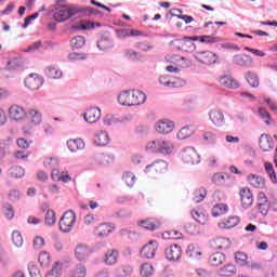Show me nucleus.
I'll return each mask as SVG.
<instances>
[{"label": "nucleus", "mask_w": 277, "mask_h": 277, "mask_svg": "<svg viewBox=\"0 0 277 277\" xmlns=\"http://www.w3.org/2000/svg\"><path fill=\"white\" fill-rule=\"evenodd\" d=\"M114 47H115L114 40L109 37L103 36L97 41V49H100L101 51H104V52L111 51Z\"/></svg>", "instance_id": "25"}, {"label": "nucleus", "mask_w": 277, "mask_h": 277, "mask_svg": "<svg viewBox=\"0 0 277 277\" xmlns=\"http://www.w3.org/2000/svg\"><path fill=\"white\" fill-rule=\"evenodd\" d=\"M71 49H83L85 47V38L83 36H76L70 40Z\"/></svg>", "instance_id": "41"}, {"label": "nucleus", "mask_w": 277, "mask_h": 277, "mask_svg": "<svg viewBox=\"0 0 277 277\" xmlns=\"http://www.w3.org/2000/svg\"><path fill=\"white\" fill-rule=\"evenodd\" d=\"M93 142L96 146H107L109 144V134L107 131L102 130L95 134Z\"/></svg>", "instance_id": "26"}, {"label": "nucleus", "mask_w": 277, "mask_h": 277, "mask_svg": "<svg viewBox=\"0 0 277 277\" xmlns=\"http://www.w3.org/2000/svg\"><path fill=\"white\" fill-rule=\"evenodd\" d=\"M239 196L242 209H250L254 203V195H252V190H250V188H241Z\"/></svg>", "instance_id": "13"}, {"label": "nucleus", "mask_w": 277, "mask_h": 277, "mask_svg": "<svg viewBox=\"0 0 277 277\" xmlns=\"http://www.w3.org/2000/svg\"><path fill=\"white\" fill-rule=\"evenodd\" d=\"M146 98V94L140 90L121 91L117 96L119 105H122L123 107H137L144 105Z\"/></svg>", "instance_id": "1"}, {"label": "nucleus", "mask_w": 277, "mask_h": 277, "mask_svg": "<svg viewBox=\"0 0 277 277\" xmlns=\"http://www.w3.org/2000/svg\"><path fill=\"white\" fill-rule=\"evenodd\" d=\"M67 146L70 153H77V150H83L85 148V143L81 138L69 140Z\"/></svg>", "instance_id": "30"}, {"label": "nucleus", "mask_w": 277, "mask_h": 277, "mask_svg": "<svg viewBox=\"0 0 277 277\" xmlns=\"http://www.w3.org/2000/svg\"><path fill=\"white\" fill-rule=\"evenodd\" d=\"M9 116L15 122H23L27 118V111L18 105H13L9 108Z\"/></svg>", "instance_id": "14"}, {"label": "nucleus", "mask_w": 277, "mask_h": 277, "mask_svg": "<svg viewBox=\"0 0 277 277\" xmlns=\"http://www.w3.org/2000/svg\"><path fill=\"white\" fill-rule=\"evenodd\" d=\"M168 170V162L166 160L154 161L151 164L145 167V174H162Z\"/></svg>", "instance_id": "8"}, {"label": "nucleus", "mask_w": 277, "mask_h": 277, "mask_svg": "<svg viewBox=\"0 0 277 277\" xmlns=\"http://www.w3.org/2000/svg\"><path fill=\"white\" fill-rule=\"evenodd\" d=\"M171 44H173L177 51H185L186 53H194V51H196V43L192 42L187 36L171 41Z\"/></svg>", "instance_id": "6"}, {"label": "nucleus", "mask_w": 277, "mask_h": 277, "mask_svg": "<svg viewBox=\"0 0 277 277\" xmlns=\"http://www.w3.org/2000/svg\"><path fill=\"white\" fill-rule=\"evenodd\" d=\"M39 263L42 267H48V265H51V254L49 252L44 251L39 254Z\"/></svg>", "instance_id": "53"}, {"label": "nucleus", "mask_w": 277, "mask_h": 277, "mask_svg": "<svg viewBox=\"0 0 277 277\" xmlns=\"http://www.w3.org/2000/svg\"><path fill=\"white\" fill-rule=\"evenodd\" d=\"M166 259L168 261H180L183 256V249L179 245H172L164 250Z\"/></svg>", "instance_id": "16"}, {"label": "nucleus", "mask_w": 277, "mask_h": 277, "mask_svg": "<svg viewBox=\"0 0 277 277\" xmlns=\"http://www.w3.org/2000/svg\"><path fill=\"white\" fill-rule=\"evenodd\" d=\"M47 75L50 79H62L63 77L62 69L57 67H48Z\"/></svg>", "instance_id": "44"}, {"label": "nucleus", "mask_w": 277, "mask_h": 277, "mask_svg": "<svg viewBox=\"0 0 277 277\" xmlns=\"http://www.w3.org/2000/svg\"><path fill=\"white\" fill-rule=\"evenodd\" d=\"M75 222H77V214L72 210H68L60 220V229L62 233H70L72 226H75Z\"/></svg>", "instance_id": "4"}, {"label": "nucleus", "mask_w": 277, "mask_h": 277, "mask_svg": "<svg viewBox=\"0 0 277 277\" xmlns=\"http://www.w3.org/2000/svg\"><path fill=\"white\" fill-rule=\"evenodd\" d=\"M212 183H214V185H224V183H226V176H224V173L222 172L214 173L212 176Z\"/></svg>", "instance_id": "57"}, {"label": "nucleus", "mask_w": 277, "mask_h": 277, "mask_svg": "<svg viewBox=\"0 0 277 277\" xmlns=\"http://www.w3.org/2000/svg\"><path fill=\"white\" fill-rule=\"evenodd\" d=\"M28 271H29L30 277H42V273H40V268H38V266H36V264L34 263L28 264Z\"/></svg>", "instance_id": "60"}, {"label": "nucleus", "mask_w": 277, "mask_h": 277, "mask_svg": "<svg viewBox=\"0 0 277 277\" xmlns=\"http://www.w3.org/2000/svg\"><path fill=\"white\" fill-rule=\"evenodd\" d=\"M160 85H164L166 88H179L177 81H171L168 79V76H160L159 78Z\"/></svg>", "instance_id": "49"}, {"label": "nucleus", "mask_w": 277, "mask_h": 277, "mask_svg": "<svg viewBox=\"0 0 277 277\" xmlns=\"http://www.w3.org/2000/svg\"><path fill=\"white\" fill-rule=\"evenodd\" d=\"M122 179L128 187H133L135 185V181L137 180V177H135V174H133L132 172H124Z\"/></svg>", "instance_id": "51"}, {"label": "nucleus", "mask_w": 277, "mask_h": 277, "mask_svg": "<svg viewBox=\"0 0 277 277\" xmlns=\"http://www.w3.org/2000/svg\"><path fill=\"white\" fill-rule=\"evenodd\" d=\"M68 60L70 62H79L81 60H88V55L85 53L72 52L68 54Z\"/></svg>", "instance_id": "58"}, {"label": "nucleus", "mask_w": 277, "mask_h": 277, "mask_svg": "<svg viewBox=\"0 0 277 277\" xmlns=\"http://www.w3.org/2000/svg\"><path fill=\"white\" fill-rule=\"evenodd\" d=\"M123 53H124V56L128 60H130V62H142V60H144V55H142V53L133 49H126Z\"/></svg>", "instance_id": "32"}, {"label": "nucleus", "mask_w": 277, "mask_h": 277, "mask_svg": "<svg viewBox=\"0 0 277 277\" xmlns=\"http://www.w3.org/2000/svg\"><path fill=\"white\" fill-rule=\"evenodd\" d=\"M226 261V255L222 252H215L209 256V263L212 267H220Z\"/></svg>", "instance_id": "27"}, {"label": "nucleus", "mask_w": 277, "mask_h": 277, "mask_svg": "<svg viewBox=\"0 0 277 277\" xmlns=\"http://www.w3.org/2000/svg\"><path fill=\"white\" fill-rule=\"evenodd\" d=\"M93 161H95L97 166H109V163H114V156L101 153L94 154Z\"/></svg>", "instance_id": "23"}, {"label": "nucleus", "mask_w": 277, "mask_h": 277, "mask_svg": "<svg viewBox=\"0 0 277 277\" xmlns=\"http://www.w3.org/2000/svg\"><path fill=\"white\" fill-rule=\"evenodd\" d=\"M141 228H145L146 230H157L161 228V223H155L150 220H143L140 222Z\"/></svg>", "instance_id": "36"}, {"label": "nucleus", "mask_w": 277, "mask_h": 277, "mask_svg": "<svg viewBox=\"0 0 277 277\" xmlns=\"http://www.w3.org/2000/svg\"><path fill=\"white\" fill-rule=\"evenodd\" d=\"M235 261L237 265H240V267H243L248 265V255L243 252H237L235 254Z\"/></svg>", "instance_id": "52"}, {"label": "nucleus", "mask_w": 277, "mask_h": 277, "mask_svg": "<svg viewBox=\"0 0 277 277\" xmlns=\"http://www.w3.org/2000/svg\"><path fill=\"white\" fill-rule=\"evenodd\" d=\"M239 222H241L239 216H229L227 219H224L221 223H219V228H235V226H237Z\"/></svg>", "instance_id": "29"}, {"label": "nucleus", "mask_w": 277, "mask_h": 277, "mask_svg": "<svg viewBox=\"0 0 277 277\" xmlns=\"http://www.w3.org/2000/svg\"><path fill=\"white\" fill-rule=\"evenodd\" d=\"M232 63L240 68H250L254 64V58L248 54H236L233 56Z\"/></svg>", "instance_id": "11"}, {"label": "nucleus", "mask_w": 277, "mask_h": 277, "mask_svg": "<svg viewBox=\"0 0 277 277\" xmlns=\"http://www.w3.org/2000/svg\"><path fill=\"white\" fill-rule=\"evenodd\" d=\"M85 122L89 124H94L101 120V108L98 107H91L89 108L85 114L83 115Z\"/></svg>", "instance_id": "18"}, {"label": "nucleus", "mask_w": 277, "mask_h": 277, "mask_svg": "<svg viewBox=\"0 0 277 277\" xmlns=\"http://www.w3.org/2000/svg\"><path fill=\"white\" fill-rule=\"evenodd\" d=\"M2 213L6 220L14 219V208L10 203H4L2 207Z\"/></svg>", "instance_id": "48"}, {"label": "nucleus", "mask_w": 277, "mask_h": 277, "mask_svg": "<svg viewBox=\"0 0 277 277\" xmlns=\"http://www.w3.org/2000/svg\"><path fill=\"white\" fill-rule=\"evenodd\" d=\"M235 274H237V266L235 264H227L219 269V275L222 277H230L235 276Z\"/></svg>", "instance_id": "31"}, {"label": "nucleus", "mask_w": 277, "mask_h": 277, "mask_svg": "<svg viewBox=\"0 0 277 277\" xmlns=\"http://www.w3.org/2000/svg\"><path fill=\"white\" fill-rule=\"evenodd\" d=\"M219 83L220 85H223V88H227L228 90L239 89V82L235 78L228 75L220 76Z\"/></svg>", "instance_id": "19"}, {"label": "nucleus", "mask_w": 277, "mask_h": 277, "mask_svg": "<svg viewBox=\"0 0 277 277\" xmlns=\"http://www.w3.org/2000/svg\"><path fill=\"white\" fill-rule=\"evenodd\" d=\"M8 175L11 179H23L25 176V169L23 167L14 166L8 170Z\"/></svg>", "instance_id": "34"}, {"label": "nucleus", "mask_w": 277, "mask_h": 277, "mask_svg": "<svg viewBox=\"0 0 277 277\" xmlns=\"http://www.w3.org/2000/svg\"><path fill=\"white\" fill-rule=\"evenodd\" d=\"M188 40L192 41V42H196V41H200L205 44H215L217 42H222V38L220 37H213V36H201V37H198V36H193V37H188Z\"/></svg>", "instance_id": "22"}, {"label": "nucleus", "mask_w": 277, "mask_h": 277, "mask_svg": "<svg viewBox=\"0 0 277 277\" xmlns=\"http://www.w3.org/2000/svg\"><path fill=\"white\" fill-rule=\"evenodd\" d=\"M42 83H44V79H42L38 74H30L25 79V85L29 90H40V88H42Z\"/></svg>", "instance_id": "15"}, {"label": "nucleus", "mask_w": 277, "mask_h": 277, "mask_svg": "<svg viewBox=\"0 0 277 277\" xmlns=\"http://www.w3.org/2000/svg\"><path fill=\"white\" fill-rule=\"evenodd\" d=\"M205 198H207V189L199 188L198 190H195L193 200L196 205H198V202H202Z\"/></svg>", "instance_id": "46"}, {"label": "nucleus", "mask_w": 277, "mask_h": 277, "mask_svg": "<svg viewBox=\"0 0 277 277\" xmlns=\"http://www.w3.org/2000/svg\"><path fill=\"white\" fill-rule=\"evenodd\" d=\"M44 168H48L50 170H54L55 168H57V166H60V160H57V158H47L43 162Z\"/></svg>", "instance_id": "55"}, {"label": "nucleus", "mask_w": 277, "mask_h": 277, "mask_svg": "<svg viewBox=\"0 0 277 277\" xmlns=\"http://www.w3.org/2000/svg\"><path fill=\"white\" fill-rule=\"evenodd\" d=\"M110 233H114V227L109 223H104L96 227L97 237H107Z\"/></svg>", "instance_id": "33"}, {"label": "nucleus", "mask_w": 277, "mask_h": 277, "mask_svg": "<svg viewBox=\"0 0 277 277\" xmlns=\"http://www.w3.org/2000/svg\"><path fill=\"white\" fill-rule=\"evenodd\" d=\"M259 146L263 153H269V150H274V138L268 134H261L259 140Z\"/></svg>", "instance_id": "20"}, {"label": "nucleus", "mask_w": 277, "mask_h": 277, "mask_svg": "<svg viewBox=\"0 0 277 277\" xmlns=\"http://www.w3.org/2000/svg\"><path fill=\"white\" fill-rule=\"evenodd\" d=\"M192 135H194V130L192 129V127L186 126V127L181 128V130L176 134V138L177 140H187V137H192Z\"/></svg>", "instance_id": "39"}, {"label": "nucleus", "mask_w": 277, "mask_h": 277, "mask_svg": "<svg viewBox=\"0 0 277 277\" xmlns=\"http://www.w3.org/2000/svg\"><path fill=\"white\" fill-rule=\"evenodd\" d=\"M146 150L147 153L168 157L174 153V143L172 141L157 138L147 143Z\"/></svg>", "instance_id": "2"}, {"label": "nucleus", "mask_w": 277, "mask_h": 277, "mask_svg": "<svg viewBox=\"0 0 277 277\" xmlns=\"http://www.w3.org/2000/svg\"><path fill=\"white\" fill-rule=\"evenodd\" d=\"M133 274V267L131 265H124L117 269V275L120 277L131 276Z\"/></svg>", "instance_id": "54"}, {"label": "nucleus", "mask_w": 277, "mask_h": 277, "mask_svg": "<svg viewBox=\"0 0 277 277\" xmlns=\"http://www.w3.org/2000/svg\"><path fill=\"white\" fill-rule=\"evenodd\" d=\"M209 120L214 127H224V124H226L224 113L220 109H211L209 111Z\"/></svg>", "instance_id": "17"}, {"label": "nucleus", "mask_w": 277, "mask_h": 277, "mask_svg": "<svg viewBox=\"0 0 277 277\" xmlns=\"http://www.w3.org/2000/svg\"><path fill=\"white\" fill-rule=\"evenodd\" d=\"M193 57H195L197 62H200V64H203L205 66L216 64L219 60L217 54L211 51L197 52L193 55Z\"/></svg>", "instance_id": "5"}, {"label": "nucleus", "mask_w": 277, "mask_h": 277, "mask_svg": "<svg viewBox=\"0 0 277 277\" xmlns=\"http://www.w3.org/2000/svg\"><path fill=\"white\" fill-rule=\"evenodd\" d=\"M90 254H92V250L90 247H88V245L79 243L76 246L75 256L80 263H85V261L90 259Z\"/></svg>", "instance_id": "12"}, {"label": "nucleus", "mask_w": 277, "mask_h": 277, "mask_svg": "<svg viewBox=\"0 0 277 277\" xmlns=\"http://www.w3.org/2000/svg\"><path fill=\"white\" fill-rule=\"evenodd\" d=\"M182 161L190 166H196V163L200 162V155H198V151H196V148L185 147L182 150Z\"/></svg>", "instance_id": "7"}, {"label": "nucleus", "mask_w": 277, "mask_h": 277, "mask_svg": "<svg viewBox=\"0 0 277 277\" xmlns=\"http://www.w3.org/2000/svg\"><path fill=\"white\" fill-rule=\"evenodd\" d=\"M163 239H181L182 234L179 230H170L162 234Z\"/></svg>", "instance_id": "62"}, {"label": "nucleus", "mask_w": 277, "mask_h": 277, "mask_svg": "<svg viewBox=\"0 0 277 277\" xmlns=\"http://www.w3.org/2000/svg\"><path fill=\"white\" fill-rule=\"evenodd\" d=\"M96 27H103V24L98 22L83 21L72 26V29H81L82 31L96 29Z\"/></svg>", "instance_id": "24"}, {"label": "nucleus", "mask_w": 277, "mask_h": 277, "mask_svg": "<svg viewBox=\"0 0 277 277\" xmlns=\"http://www.w3.org/2000/svg\"><path fill=\"white\" fill-rule=\"evenodd\" d=\"M69 273L75 277H85L88 276V268L83 264H77Z\"/></svg>", "instance_id": "37"}, {"label": "nucleus", "mask_w": 277, "mask_h": 277, "mask_svg": "<svg viewBox=\"0 0 277 277\" xmlns=\"http://www.w3.org/2000/svg\"><path fill=\"white\" fill-rule=\"evenodd\" d=\"M21 68V60L12 58L6 64V70H18Z\"/></svg>", "instance_id": "61"}, {"label": "nucleus", "mask_w": 277, "mask_h": 277, "mask_svg": "<svg viewBox=\"0 0 277 277\" xmlns=\"http://www.w3.org/2000/svg\"><path fill=\"white\" fill-rule=\"evenodd\" d=\"M153 272H155V268L149 263H144L141 266V276H143V277H150V276H153Z\"/></svg>", "instance_id": "50"}, {"label": "nucleus", "mask_w": 277, "mask_h": 277, "mask_svg": "<svg viewBox=\"0 0 277 277\" xmlns=\"http://www.w3.org/2000/svg\"><path fill=\"white\" fill-rule=\"evenodd\" d=\"M159 245L155 240H150L148 243L144 245L140 250V256L142 259H155L157 254V249Z\"/></svg>", "instance_id": "9"}, {"label": "nucleus", "mask_w": 277, "mask_h": 277, "mask_svg": "<svg viewBox=\"0 0 277 277\" xmlns=\"http://www.w3.org/2000/svg\"><path fill=\"white\" fill-rule=\"evenodd\" d=\"M228 212V206L224 203H217L212 209V215L213 217H220V215H224V213Z\"/></svg>", "instance_id": "40"}, {"label": "nucleus", "mask_w": 277, "mask_h": 277, "mask_svg": "<svg viewBox=\"0 0 277 277\" xmlns=\"http://www.w3.org/2000/svg\"><path fill=\"white\" fill-rule=\"evenodd\" d=\"M264 168L266 170L268 177L271 179V182L276 184L277 177H276V171H274V164H272L271 162H265Z\"/></svg>", "instance_id": "43"}, {"label": "nucleus", "mask_w": 277, "mask_h": 277, "mask_svg": "<svg viewBox=\"0 0 277 277\" xmlns=\"http://www.w3.org/2000/svg\"><path fill=\"white\" fill-rule=\"evenodd\" d=\"M12 241L16 248H23V235L19 230H13Z\"/></svg>", "instance_id": "47"}, {"label": "nucleus", "mask_w": 277, "mask_h": 277, "mask_svg": "<svg viewBox=\"0 0 277 277\" xmlns=\"http://www.w3.org/2000/svg\"><path fill=\"white\" fill-rule=\"evenodd\" d=\"M44 222H45V226L55 225V222H57V216L55 214V210H53V209L47 210L45 215H44Z\"/></svg>", "instance_id": "38"}, {"label": "nucleus", "mask_w": 277, "mask_h": 277, "mask_svg": "<svg viewBox=\"0 0 277 277\" xmlns=\"http://www.w3.org/2000/svg\"><path fill=\"white\" fill-rule=\"evenodd\" d=\"M119 256H120V253L118 252V250L116 249L108 250L105 253L104 263L106 265H116V263H118Z\"/></svg>", "instance_id": "28"}, {"label": "nucleus", "mask_w": 277, "mask_h": 277, "mask_svg": "<svg viewBox=\"0 0 277 277\" xmlns=\"http://www.w3.org/2000/svg\"><path fill=\"white\" fill-rule=\"evenodd\" d=\"M246 80L251 88H259V76L252 71L246 72Z\"/></svg>", "instance_id": "42"}, {"label": "nucleus", "mask_w": 277, "mask_h": 277, "mask_svg": "<svg viewBox=\"0 0 277 277\" xmlns=\"http://www.w3.org/2000/svg\"><path fill=\"white\" fill-rule=\"evenodd\" d=\"M45 277H60V263H55L52 269L45 275Z\"/></svg>", "instance_id": "64"}, {"label": "nucleus", "mask_w": 277, "mask_h": 277, "mask_svg": "<svg viewBox=\"0 0 277 277\" xmlns=\"http://www.w3.org/2000/svg\"><path fill=\"white\" fill-rule=\"evenodd\" d=\"M247 181L249 184H251L252 187H255V189H265V177L259 174L250 173L247 176Z\"/></svg>", "instance_id": "21"}, {"label": "nucleus", "mask_w": 277, "mask_h": 277, "mask_svg": "<svg viewBox=\"0 0 277 277\" xmlns=\"http://www.w3.org/2000/svg\"><path fill=\"white\" fill-rule=\"evenodd\" d=\"M136 49L143 51V53H148V51H153L155 47H153L148 42H138L136 43Z\"/></svg>", "instance_id": "63"}, {"label": "nucleus", "mask_w": 277, "mask_h": 277, "mask_svg": "<svg viewBox=\"0 0 277 277\" xmlns=\"http://www.w3.org/2000/svg\"><path fill=\"white\" fill-rule=\"evenodd\" d=\"M202 137L208 144H215L217 142V134L212 131L205 132Z\"/></svg>", "instance_id": "56"}, {"label": "nucleus", "mask_w": 277, "mask_h": 277, "mask_svg": "<svg viewBox=\"0 0 277 277\" xmlns=\"http://www.w3.org/2000/svg\"><path fill=\"white\" fill-rule=\"evenodd\" d=\"M187 256L190 259H198L202 253L200 252V249H198L197 246L195 245H188L187 250H186Z\"/></svg>", "instance_id": "45"}, {"label": "nucleus", "mask_w": 277, "mask_h": 277, "mask_svg": "<svg viewBox=\"0 0 277 277\" xmlns=\"http://www.w3.org/2000/svg\"><path fill=\"white\" fill-rule=\"evenodd\" d=\"M80 12H83V10H80L79 8L72 5L57 6L56 11L54 12V19L57 23H65V21H68V18H72L75 14H79Z\"/></svg>", "instance_id": "3"}, {"label": "nucleus", "mask_w": 277, "mask_h": 277, "mask_svg": "<svg viewBox=\"0 0 277 277\" xmlns=\"http://www.w3.org/2000/svg\"><path fill=\"white\" fill-rule=\"evenodd\" d=\"M175 127L176 124L174 123V121L169 119H161L155 124L157 133H160L162 135H168V133H172Z\"/></svg>", "instance_id": "10"}, {"label": "nucleus", "mask_w": 277, "mask_h": 277, "mask_svg": "<svg viewBox=\"0 0 277 277\" xmlns=\"http://www.w3.org/2000/svg\"><path fill=\"white\" fill-rule=\"evenodd\" d=\"M190 215L199 224H206V222H207V219L205 217V214L198 212V210H192Z\"/></svg>", "instance_id": "59"}, {"label": "nucleus", "mask_w": 277, "mask_h": 277, "mask_svg": "<svg viewBox=\"0 0 277 277\" xmlns=\"http://www.w3.org/2000/svg\"><path fill=\"white\" fill-rule=\"evenodd\" d=\"M28 116L30 118L31 124H35L36 127H38V124L42 123V113L40 110L30 109L28 111Z\"/></svg>", "instance_id": "35"}]
</instances>
